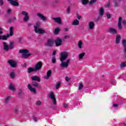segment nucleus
I'll return each instance as SVG.
<instances>
[{"label": "nucleus", "mask_w": 126, "mask_h": 126, "mask_svg": "<svg viewBox=\"0 0 126 126\" xmlns=\"http://www.w3.org/2000/svg\"><path fill=\"white\" fill-rule=\"evenodd\" d=\"M69 56V53L66 51H63L61 53L60 55V61L62 62L61 64H60V67L62 68H66L68 67V65H69V62H70V59H68L66 62H64V61H65L66 59Z\"/></svg>", "instance_id": "obj_1"}, {"label": "nucleus", "mask_w": 126, "mask_h": 126, "mask_svg": "<svg viewBox=\"0 0 126 126\" xmlns=\"http://www.w3.org/2000/svg\"><path fill=\"white\" fill-rule=\"evenodd\" d=\"M19 53H20V54H23L22 56L23 59H27V58L31 56V54H28L29 51L27 49L20 50Z\"/></svg>", "instance_id": "obj_2"}, {"label": "nucleus", "mask_w": 126, "mask_h": 126, "mask_svg": "<svg viewBox=\"0 0 126 126\" xmlns=\"http://www.w3.org/2000/svg\"><path fill=\"white\" fill-rule=\"evenodd\" d=\"M7 63L9 64L10 66H11V67L15 68V67L17 66V62L13 60H8Z\"/></svg>", "instance_id": "obj_3"}, {"label": "nucleus", "mask_w": 126, "mask_h": 126, "mask_svg": "<svg viewBox=\"0 0 126 126\" xmlns=\"http://www.w3.org/2000/svg\"><path fill=\"white\" fill-rule=\"evenodd\" d=\"M22 15H24V17L23 18V21L24 22H27L30 18L29 17V15L28 13L25 11H23L21 13Z\"/></svg>", "instance_id": "obj_4"}, {"label": "nucleus", "mask_w": 126, "mask_h": 126, "mask_svg": "<svg viewBox=\"0 0 126 126\" xmlns=\"http://www.w3.org/2000/svg\"><path fill=\"white\" fill-rule=\"evenodd\" d=\"M49 98H51L52 103L54 105H57V99H56V97H55V94L53 93V92H51L50 94V95L49 96Z\"/></svg>", "instance_id": "obj_5"}, {"label": "nucleus", "mask_w": 126, "mask_h": 126, "mask_svg": "<svg viewBox=\"0 0 126 126\" xmlns=\"http://www.w3.org/2000/svg\"><path fill=\"white\" fill-rule=\"evenodd\" d=\"M52 20H53L55 23L59 24V25L63 24V20L61 17H53L52 18Z\"/></svg>", "instance_id": "obj_6"}, {"label": "nucleus", "mask_w": 126, "mask_h": 126, "mask_svg": "<svg viewBox=\"0 0 126 126\" xmlns=\"http://www.w3.org/2000/svg\"><path fill=\"white\" fill-rule=\"evenodd\" d=\"M54 43H55V41L53 39H48L47 42L45 43V46L47 47H52L54 45Z\"/></svg>", "instance_id": "obj_7"}, {"label": "nucleus", "mask_w": 126, "mask_h": 126, "mask_svg": "<svg viewBox=\"0 0 126 126\" xmlns=\"http://www.w3.org/2000/svg\"><path fill=\"white\" fill-rule=\"evenodd\" d=\"M56 44V47H59V46H62V43H63V40L60 37H57L54 41Z\"/></svg>", "instance_id": "obj_8"}, {"label": "nucleus", "mask_w": 126, "mask_h": 126, "mask_svg": "<svg viewBox=\"0 0 126 126\" xmlns=\"http://www.w3.org/2000/svg\"><path fill=\"white\" fill-rule=\"evenodd\" d=\"M36 15L39 17V18H40L42 21H47L48 20L47 17H46L45 16H44V15H43V14L40 12L37 13Z\"/></svg>", "instance_id": "obj_9"}, {"label": "nucleus", "mask_w": 126, "mask_h": 126, "mask_svg": "<svg viewBox=\"0 0 126 126\" xmlns=\"http://www.w3.org/2000/svg\"><path fill=\"white\" fill-rule=\"evenodd\" d=\"M10 1L11 5H13L14 6H19V3H18V0H8Z\"/></svg>", "instance_id": "obj_10"}, {"label": "nucleus", "mask_w": 126, "mask_h": 126, "mask_svg": "<svg viewBox=\"0 0 126 126\" xmlns=\"http://www.w3.org/2000/svg\"><path fill=\"white\" fill-rule=\"evenodd\" d=\"M122 43L123 46V52L124 54H126L125 55V58L126 59V39H123L122 41Z\"/></svg>", "instance_id": "obj_11"}, {"label": "nucleus", "mask_w": 126, "mask_h": 126, "mask_svg": "<svg viewBox=\"0 0 126 126\" xmlns=\"http://www.w3.org/2000/svg\"><path fill=\"white\" fill-rule=\"evenodd\" d=\"M42 62H38L35 66L34 69L36 71L40 70L42 68Z\"/></svg>", "instance_id": "obj_12"}, {"label": "nucleus", "mask_w": 126, "mask_h": 126, "mask_svg": "<svg viewBox=\"0 0 126 126\" xmlns=\"http://www.w3.org/2000/svg\"><path fill=\"white\" fill-rule=\"evenodd\" d=\"M2 44H3V49L4 51H5V52H8V51H9V47L8 46V45L7 44V43H6V42H3Z\"/></svg>", "instance_id": "obj_13"}, {"label": "nucleus", "mask_w": 126, "mask_h": 126, "mask_svg": "<svg viewBox=\"0 0 126 126\" xmlns=\"http://www.w3.org/2000/svg\"><path fill=\"white\" fill-rule=\"evenodd\" d=\"M108 32L110 34H113L114 35H115L116 34H118L117 30L112 28H110L108 29Z\"/></svg>", "instance_id": "obj_14"}, {"label": "nucleus", "mask_w": 126, "mask_h": 126, "mask_svg": "<svg viewBox=\"0 0 126 126\" xmlns=\"http://www.w3.org/2000/svg\"><path fill=\"white\" fill-rule=\"evenodd\" d=\"M123 20V18L120 17L119 18V22L118 24V27L119 30H122L123 29V26H122V21Z\"/></svg>", "instance_id": "obj_15"}, {"label": "nucleus", "mask_w": 126, "mask_h": 126, "mask_svg": "<svg viewBox=\"0 0 126 126\" xmlns=\"http://www.w3.org/2000/svg\"><path fill=\"white\" fill-rule=\"evenodd\" d=\"M28 88H29L30 91L33 93V94H36V93H37V91H36V89L34 88H32L31 84H29L28 85Z\"/></svg>", "instance_id": "obj_16"}, {"label": "nucleus", "mask_w": 126, "mask_h": 126, "mask_svg": "<svg viewBox=\"0 0 126 126\" xmlns=\"http://www.w3.org/2000/svg\"><path fill=\"white\" fill-rule=\"evenodd\" d=\"M32 81H37L38 82H41V78L37 76H33L32 77Z\"/></svg>", "instance_id": "obj_17"}, {"label": "nucleus", "mask_w": 126, "mask_h": 126, "mask_svg": "<svg viewBox=\"0 0 126 126\" xmlns=\"http://www.w3.org/2000/svg\"><path fill=\"white\" fill-rule=\"evenodd\" d=\"M121 39H122V37H121V35L117 34L116 36V44H120V42H121Z\"/></svg>", "instance_id": "obj_18"}, {"label": "nucleus", "mask_w": 126, "mask_h": 126, "mask_svg": "<svg viewBox=\"0 0 126 126\" xmlns=\"http://www.w3.org/2000/svg\"><path fill=\"white\" fill-rule=\"evenodd\" d=\"M35 33H38V34H45V33H46V31L41 28H38V29L35 31Z\"/></svg>", "instance_id": "obj_19"}, {"label": "nucleus", "mask_w": 126, "mask_h": 126, "mask_svg": "<svg viewBox=\"0 0 126 126\" xmlns=\"http://www.w3.org/2000/svg\"><path fill=\"white\" fill-rule=\"evenodd\" d=\"M13 27H10V30H9V34H7L8 35V37H11V36H13V34L14 33L13 32Z\"/></svg>", "instance_id": "obj_20"}, {"label": "nucleus", "mask_w": 126, "mask_h": 126, "mask_svg": "<svg viewBox=\"0 0 126 126\" xmlns=\"http://www.w3.org/2000/svg\"><path fill=\"white\" fill-rule=\"evenodd\" d=\"M51 75H52V71L49 70L47 72V75L44 77V78L45 79H49L51 77Z\"/></svg>", "instance_id": "obj_21"}, {"label": "nucleus", "mask_w": 126, "mask_h": 126, "mask_svg": "<svg viewBox=\"0 0 126 126\" xmlns=\"http://www.w3.org/2000/svg\"><path fill=\"white\" fill-rule=\"evenodd\" d=\"M95 27V24L93 22H90L89 23V28L91 30L94 29Z\"/></svg>", "instance_id": "obj_22"}, {"label": "nucleus", "mask_w": 126, "mask_h": 126, "mask_svg": "<svg viewBox=\"0 0 126 126\" xmlns=\"http://www.w3.org/2000/svg\"><path fill=\"white\" fill-rule=\"evenodd\" d=\"M9 38L8 37V35H0V40H3L4 41H6L7 40V38Z\"/></svg>", "instance_id": "obj_23"}, {"label": "nucleus", "mask_w": 126, "mask_h": 126, "mask_svg": "<svg viewBox=\"0 0 126 126\" xmlns=\"http://www.w3.org/2000/svg\"><path fill=\"white\" fill-rule=\"evenodd\" d=\"M36 70H35V68L33 67H29L28 68V73H31V72H35Z\"/></svg>", "instance_id": "obj_24"}, {"label": "nucleus", "mask_w": 126, "mask_h": 126, "mask_svg": "<svg viewBox=\"0 0 126 126\" xmlns=\"http://www.w3.org/2000/svg\"><path fill=\"white\" fill-rule=\"evenodd\" d=\"M99 15L101 17L104 15V8L103 7L100 8L99 11Z\"/></svg>", "instance_id": "obj_25"}, {"label": "nucleus", "mask_w": 126, "mask_h": 126, "mask_svg": "<svg viewBox=\"0 0 126 126\" xmlns=\"http://www.w3.org/2000/svg\"><path fill=\"white\" fill-rule=\"evenodd\" d=\"M14 41H11L9 45V50H11L14 48Z\"/></svg>", "instance_id": "obj_26"}, {"label": "nucleus", "mask_w": 126, "mask_h": 126, "mask_svg": "<svg viewBox=\"0 0 126 126\" xmlns=\"http://www.w3.org/2000/svg\"><path fill=\"white\" fill-rule=\"evenodd\" d=\"M113 6L114 7H118V6H120V4L119 3V2H118V0H114Z\"/></svg>", "instance_id": "obj_27"}, {"label": "nucleus", "mask_w": 126, "mask_h": 126, "mask_svg": "<svg viewBox=\"0 0 126 126\" xmlns=\"http://www.w3.org/2000/svg\"><path fill=\"white\" fill-rule=\"evenodd\" d=\"M72 25H79V21L77 19H75L72 23Z\"/></svg>", "instance_id": "obj_28"}, {"label": "nucleus", "mask_w": 126, "mask_h": 126, "mask_svg": "<svg viewBox=\"0 0 126 126\" xmlns=\"http://www.w3.org/2000/svg\"><path fill=\"white\" fill-rule=\"evenodd\" d=\"M40 26V24L38 23H37L34 26V32L35 31H37V30L39 29L38 28Z\"/></svg>", "instance_id": "obj_29"}, {"label": "nucleus", "mask_w": 126, "mask_h": 126, "mask_svg": "<svg viewBox=\"0 0 126 126\" xmlns=\"http://www.w3.org/2000/svg\"><path fill=\"white\" fill-rule=\"evenodd\" d=\"M82 4L84 5H86V4H88L89 2V0H81Z\"/></svg>", "instance_id": "obj_30"}, {"label": "nucleus", "mask_w": 126, "mask_h": 126, "mask_svg": "<svg viewBox=\"0 0 126 126\" xmlns=\"http://www.w3.org/2000/svg\"><path fill=\"white\" fill-rule=\"evenodd\" d=\"M9 89L10 90H11L12 91H14V90H15V87H14L13 86H12V84H10L9 86Z\"/></svg>", "instance_id": "obj_31"}, {"label": "nucleus", "mask_w": 126, "mask_h": 126, "mask_svg": "<svg viewBox=\"0 0 126 126\" xmlns=\"http://www.w3.org/2000/svg\"><path fill=\"white\" fill-rule=\"evenodd\" d=\"M60 30H61V29H60V28H56L55 30V31H54V34H59V32H60Z\"/></svg>", "instance_id": "obj_32"}, {"label": "nucleus", "mask_w": 126, "mask_h": 126, "mask_svg": "<svg viewBox=\"0 0 126 126\" xmlns=\"http://www.w3.org/2000/svg\"><path fill=\"white\" fill-rule=\"evenodd\" d=\"M83 88V84L82 83H80L79 85V88L78 90L79 91H81Z\"/></svg>", "instance_id": "obj_33"}, {"label": "nucleus", "mask_w": 126, "mask_h": 126, "mask_svg": "<svg viewBox=\"0 0 126 126\" xmlns=\"http://www.w3.org/2000/svg\"><path fill=\"white\" fill-rule=\"evenodd\" d=\"M9 100H10V97L7 96L4 100V104H8V102L9 101Z\"/></svg>", "instance_id": "obj_34"}, {"label": "nucleus", "mask_w": 126, "mask_h": 126, "mask_svg": "<svg viewBox=\"0 0 126 126\" xmlns=\"http://www.w3.org/2000/svg\"><path fill=\"white\" fill-rule=\"evenodd\" d=\"M84 56H85V53H82L80 54L79 55V59L80 60H82V59H83V57H84Z\"/></svg>", "instance_id": "obj_35"}, {"label": "nucleus", "mask_w": 126, "mask_h": 126, "mask_svg": "<svg viewBox=\"0 0 126 126\" xmlns=\"http://www.w3.org/2000/svg\"><path fill=\"white\" fill-rule=\"evenodd\" d=\"M32 86H34V87H38V88H41V86H39L37 82H34L33 83Z\"/></svg>", "instance_id": "obj_36"}, {"label": "nucleus", "mask_w": 126, "mask_h": 126, "mask_svg": "<svg viewBox=\"0 0 126 126\" xmlns=\"http://www.w3.org/2000/svg\"><path fill=\"white\" fill-rule=\"evenodd\" d=\"M82 44H83L82 41H79L78 45L79 49H82Z\"/></svg>", "instance_id": "obj_37"}, {"label": "nucleus", "mask_w": 126, "mask_h": 126, "mask_svg": "<svg viewBox=\"0 0 126 126\" xmlns=\"http://www.w3.org/2000/svg\"><path fill=\"white\" fill-rule=\"evenodd\" d=\"M97 1V0H92L89 2L90 5H92L93 3H95Z\"/></svg>", "instance_id": "obj_38"}, {"label": "nucleus", "mask_w": 126, "mask_h": 126, "mask_svg": "<svg viewBox=\"0 0 126 126\" xmlns=\"http://www.w3.org/2000/svg\"><path fill=\"white\" fill-rule=\"evenodd\" d=\"M71 8V6H68L67 8L66 12L67 13H70V9Z\"/></svg>", "instance_id": "obj_39"}, {"label": "nucleus", "mask_w": 126, "mask_h": 126, "mask_svg": "<svg viewBox=\"0 0 126 126\" xmlns=\"http://www.w3.org/2000/svg\"><path fill=\"white\" fill-rule=\"evenodd\" d=\"M10 75L11 78H14V77H15V73H14L13 71L10 73Z\"/></svg>", "instance_id": "obj_40"}, {"label": "nucleus", "mask_w": 126, "mask_h": 126, "mask_svg": "<svg viewBox=\"0 0 126 126\" xmlns=\"http://www.w3.org/2000/svg\"><path fill=\"white\" fill-rule=\"evenodd\" d=\"M56 62H57V60L56 59V57H55V56H53L52 57V62L53 63H56Z\"/></svg>", "instance_id": "obj_41"}, {"label": "nucleus", "mask_w": 126, "mask_h": 126, "mask_svg": "<svg viewBox=\"0 0 126 126\" xmlns=\"http://www.w3.org/2000/svg\"><path fill=\"white\" fill-rule=\"evenodd\" d=\"M106 16H107L108 19H110L112 17V16L111 15V14L109 13H106Z\"/></svg>", "instance_id": "obj_42"}, {"label": "nucleus", "mask_w": 126, "mask_h": 126, "mask_svg": "<svg viewBox=\"0 0 126 126\" xmlns=\"http://www.w3.org/2000/svg\"><path fill=\"white\" fill-rule=\"evenodd\" d=\"M61 87V82H59L58 84H56V89H59Z\"/></svg>", "instance_id": "obj_43"}, {"label": "nucleus", "mask_w": 126, "mask_h": 126, "mask_svg": "<svg viewBox=\"0 0 126 126\" xmlns=\"http://www.w3.org/2000/svg\"><path fill=\"white\" fill-rule=\"evenodd\" d=\"M121 67H126V63H123L120 65Z\"/></svg>", "instance_id": "obj_44"}, {"label": "nucleus", "mask_w": 126, "mask_h": 126, "mask_svg": "<svg viewBox=\"0 0 126 126\" xmlns=\"http://www.w3.org/2000/svg\"><path fill=\"white\" fill-rule=\"evenodd\" d=\"M19 95L20 97H22V95H24V93H23V92H19Z\"/></svg>", "instance_id": "obj_45"}, {"label": "nucleus", "mask_w": 126, "mask_h": 126, "mask_svg": "<svg viewBox=\"0 0 126 126\" xmlns=\"http://www.w3.org/2000/svg\"><path fill=\"white\" fill-rule=\"evenodd\" d=\"M19 44H23L22 38L21 37L19 38Z\"/></svg>", "instance_id": "obj_46"}, {"label": "nucleus", "mask_w": 126, "mask_h": 126, "mask_svg": "<svg viewBox=\"0 0 126 126\" xmlns=\"http://www.w3.org/2000/svg\"><path fill=\"white\" fill-rule=\"evenodd\" d=\"M59 2H60L59 0H54L53 1V3H59Z\"/></svg>", "instance_id": "obj_47"}, {"label": "nucleus", "mask_w": 126, "mask_h": 126, "mask_svg": "<svg viewBox=\"0 0 126 126\" xmlns=\"http://www.w3.org/2000/svg\"><path fill=\"white\" fill-rule=\"evenodd\" d=\"M42 102H41L40 101H37L36 103V105H41Z\"/></svg>", "instance_id": "obj_48"}, {"label": "nucleus", "mask_w": 126, "mask_h": 126, "mask_svg": "<svg viewBox=\"0 0 126 126\" xmlns=\"http://www.w3.org/2000/svg\"><path fill=\"white\" fill-rule=\"evenodd\" d=\"M0 5H3V0H0Z\"/></svg>", "instance_id": "obj_49"}, {"label": "nucleus", "mask_w": 126, "mask_h": 126, "mask_svg": "<svg viewBox=\"0 0 126 126\" xmlns=\"http://www.w3.org/2000/svg\"><path fill=\"white\" fill-rule=\"evenodd\" d=\"M70 35H65L64 37V39H67V38H70Z\"/></svg>", "instance_id": "obj_50"}, {"label": "nucleus", "mask_w": 126, "mask_h": 126, "mask_svg": "<svg viewBox=\"0 0 126 126\" xmlns=\"http://www.w3.org/2000/svg\"><path fill=\"white\" fill-rule=\"evenodd\" d=\"M65 79L66 81H67V82H68V81H69V79L68 78V77H67V76L65 77Z\"/></svg>", "instance_id": "obj_51"}, {"label": "nucleus", "mask_w": 126, "mask_h": 126, "mask_svg": "<svg viewBox=\"0 0 126 126\" xmlns=\"http://www.w3.org/2000/svg\"><path fill=\"white\" fill-rule=\"evenodd\" d=\"M14 112H15V113H16V114H17V113H18V109L17 108H15V109H14Z\"/></svg>", "instance_id": "obj_52"}, {"label": "nucleus", "mask_w": 126, "mask_h": 126, "mask_svg": "<svg viewBox=\"0 0 126 126\" xmlns=\"http://www.w3.org/2000/svg\"><path fill=\"white\" fill-rule=\"evenodd\" d=\"M3 32H2V29L0 27V35H1Z\"/></svg>", "instance_id": "obj_53"}, {"label": "nucleus", "mask_w": 126, "mask_h": 126, "mask_svg": "<svg viewBox=\"0 0 126 126\" xmlns=\"http://www.w3.org/2000/svg\"><path fill=\"white\" fill-rule=\"evenodd\" d=\"M64 108H68V105L65 103L63 104Z\"/></svg>", "instance_id": "obj_54"}, {"label": "nucleus", "mask_w": 126, "mask_h": 126, "mask_svg": "<svg viewBox=\"0 0 126 126\" xmlns=\"http://www.w3.org/2000/svg\"><path fill=\"white\" fill-rule=\"evenodd\" d=\"M122 23H123L124 26H126V21L124 20L122 22Z\"/></svg>", "instance_id": "obj_55"}, {"label": "nucleus", "mask_w": 126, "mask_h": 126, "mask_svg": "<svg viewBox=\"0 0 126 126\" xmlns=\"http://www.w3.org/2000/svg\"><path fill=\"white\" fill-rule=\"evenodd\" d=\"M10 12H11V9H8L7 13L9 14Z\"/></svg>", "instance_id": "obj_56"}, {"label": "nucleus", "mask_w": 126, "mask_h": 126, "mask_svg": "<svg viewBox=\"0 0 126 126\" xmlns=\"http://www.w3.org/2000/svg\"><path fill=\"white\" fill-rule=\"evenodd\" d=\"M33 120L34 121V122H37V117H33Z\"/></svg>", "instance_id": "obj_57"}, {"label": "nucleus", "mask_w": 126, "mask_h": 126, "mask_svg": "<svg viewBox=\"0 0 126 126\" xmlns=\"http://www.w3.org/2000/svg\"><path fill=\"white\" fill-rule=\"evenodd\" d=\"M100 17H98L95 19V21H96V22L99 21V20H100Z\"/></svg>", "instance_id": "obj_58"}, {"label": "nucleus", "mask_w": 126, "mask_h": 126, "mask_svg": "<svg viewBox=\"0 0 126 126\" xmlns=\"http://www.w3.org/2000/svg\"><path fill=\"white\" fill-rule=\"evenodd\" d=\"M113 107H116V108H118V107L119 106L117 104H114L113 105Z\"/></svg>", "instance_id": "obj_59"}, {"label": "nucleus", "mask_w": 126, "mask_h": 126, "mask_svg": "<svg viewBox=\"0 0 126 126\" xmlns=\"http://www.w3.org/2000/svg\"><path fill=\"white\" fill-rule=\"evenodd\" d=\"M32 23H28V26H29V27H31V26H32Z\"/></svg>", "instance_id": "obj_60"}, {"label": "nucleus", "mask_w": 126, "mask_h": 126, "mask_svg": "<svg viewBox=\"0 0 126 126\" xmlns=\"http://www.w3.org/2000/svg\"><path fill=\"white\" fill-rule=\"evenodd\" d=\"M56 54H57V52H56V51H54L53 53V56L55 57V55H56Z\"/></svg>", "instance_id": "obj_61"}, {"label": "nucleus", "mask_w": 126, "mask_h": 126, "mask_svg": "<svg viewBox=\"0 0 126 126\" xmlns=\"http://www.w3.org/2000/svg\"><path fill=\"white\" fill-rule=\"evenodd\" d=\"M27 66V64L26 63H25L23 65V67H26Z\"/></svg>", "instance_id": "obj_62"}, {"label": "nucleus", "mask_w": 126, "mask_h": 126, "mask_svg": "<svg viewBox=\"0 0 126 126\" xmlns=\"http://www.w3.org/2000/svg\"><path fill=\"white\" fill-rule=\"evenodd\" d=\"M80 18H81V16H80V15H78V16H77V19H80Z\"/></svg>", "instance_id": "obj_63"}, {"label": "nucleus", "mask_w": 126, "mask_h": 126, "mask_svg": "<svg viewBox=\"0 0 126 126\" xmlns=\"http://www.w3.org/2000/svg\"><path fill=\"white\" fill-rule=\"evenodd\" d=\"M64 30H65V31L67 32V31H68V29L65 28Z\"/></svg>", "instance_id": "obj_64"}]
</instances>
